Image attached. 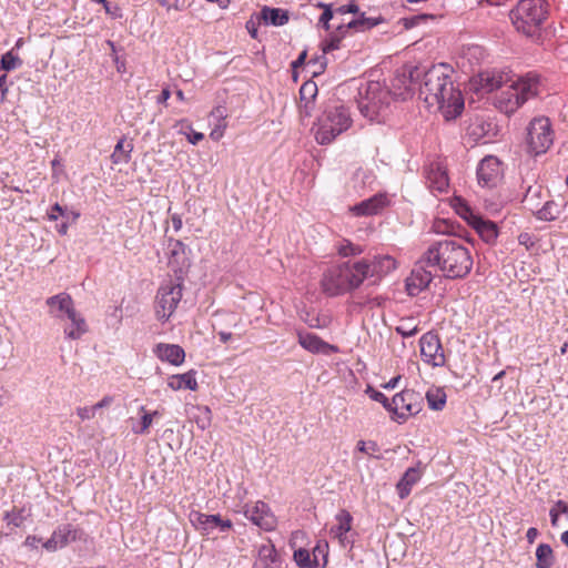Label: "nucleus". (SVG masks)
<instances>
[{
    "label": "nucleus",
    "instance_id": "1",
    "mask_svg": "<svg viewBox=\"0 0 568 568\" xmlns=\"http://www.w3.org/2000/svg\"><path fill=\"white\" fill-rule=\"evenodd\" d=\"M448 65L442 63L433 65L425 70L420 67H410L407 72L408 84L406 90L414 91L415 85L419 83V97L424 100L428 108L437 110L448 115H459L464 109V100L462 93L455 88Z\"/></svg>",
    "mask_w": 568,
    "mask_h": 568
},
{
    "label": "nucleus",
    "instance_id": "2",
    "mask_svg": "<svg viewBox=\"0 0 568 568\" xmlns=\"http://www.w3.org/2000/svg\"><path fill=\"white\" fill-rule=\"evenodd\" d=\"M422 262L450 280L467 276L474 263L469 248L458 239L435 242L424 253Z\"/></svg>",
    "mask_w": 568,
    "mask_h": 568
},
{
    "label": "nucleus",
    "instance_id": "3",
    "mask_svg": "<svg viewBox=\"0 0 568 568\" xmlns=\"http://www.w3.org/2000/svg\"><path fill=\"white\" fill-rule=\"evenodd\" d=\"M365 258L354 262H345L328 268L322 277L323 292L331 297L344 295L357 290L365 278Z\"/></svg>",
    "mask_w": 568,
    "mask_h": 568
},
{
    "label": "nucleus",
    "instance_id": "4",
    "mask_svg": "<svg viewBox=\"0 0 568 568\" xmlns=\"http://www.w3.org/2000/svg\"><path fill=\"white\" fill-rule=\"evenodd\" d=\"M540 91V80L537 74L528 73L516 81L508 82L496 93L494 105L509 115L516 112L525 102L536 98Z\"/></svg>",
    "mask_w": 568,
    "mask_h": 568
},
{
    "label": "nucleus",
    "instance_id": "5",
    "mask_svg": "<svg viewBox=\"0 0 568 568\" xmlns=\"http://www.w3.org/2000/svg\"><path fill=\"white\" fill-rule=\"evenodd\" d=\"M548 14L545 0H520L510 11V19L516 30L527 37L538 33Z\"/></svg>",
    "mask_w": 568,
    "mask_h": 568
},
{
    "label": "nucleus",
    "instance_id": "6",
    "mask_svg": "<svg viewBox=\"0 0 568 568\" xmlns=\"http://www.w3.org/2000/svg\"><path fill=\"white\" fill-rule=\"evenodd\" d=\"M351 124V114L344 105L328 106L315 124V139L322 145L329 144Z\"/></svg>",
    "mask_w": 568,
    "mask_h": 568
},
{
    "label": "nucleus",
    "instance_id": "7",
    "mask_svg": "<svg viewBox=\"0 0 568 568\" xmlns=\"http://www.w3.org/2000/svg\"><path fill=\"white\" fill-rule=\"evenodd\" d=\"M554 143V130L546 116L534 118L526 129V150L537 156L546 153Z\"/></svg>",
    "mask_w": 568,
    "mask_h": 568
},
{
    "label": "nucleus",
    "instance_id": "8",
    "mask_svg": "<svg viewBox=\"0 0 568 568\" xmlns=\"http://www.w3.org/2000/svg\"><path fill=\"white\" fill-rule=\"evenodd\" d=\"M359 94L358 109L364 116L371 120L376 118L390 101L389 91L379 82L367 83L365 94L363 95L362 92Z\"/></svg>",
    "mask_w": 568,
    "mask_h": 568
},
{
    "label": "nucleus",
    "instance_id": "9",
    "mask_svg": "<svg viewBox=\"0 0 568 568\" xmlns=\"http://www.w3.org/2000/svg\"><path fill=\"white\" fill-rule=\"evenodd\" d=\"M182 298V286L169 281L160 286L156 294V316L160 321H168L174 313Z\"/></svg>",
    "mask_w": 568,
    "mask_h": 568
},
{
    "label": "nucleus",
    "instance_id": "10",
    "mask_svg": "<svg viewBox=\"0 0 568 568\" xmlns=\"http://www.w3.org/2000/svg\"><path fill=\"white\" fill-rule=\"evenodd\" d=\"M422 407V395L413 389H404L392 398L390 413L397 419L405 420L407 417L418 414Z\"/></svg>",
    "mask_w": 568,
    "mask_h": 568
},
{
    "label": "nucleus",
    "instance_id": "11",
    "mask_svg": "<svg viewBox=\"0 0 568 568\" xmlns=\"http://www.w3.org/2000/svg\"><path fill=\"white\" fill-rule=\"evenodd\" d=\"M423 361L433 367H443L446 364L445 352L437 333L427 332L419 339Z\"/></svg>",
    "mask_w": 568,
    "mask_h": 568
},
{
    "label": "nucleus",
    "instance_id": "12",
    "mask_svg": "<svg viewBox=\"0 0 568 568\" xmlns=\"http://www.w3.org/2000/svg\"><path fill=\"white\" fill-rule=\"evenodd\" d=\"M88 535L83 529L71 524H63L57 527L51 537L43 542V547L48 551H55L65 547L72 541H87Z\"/></svg>",
    "mask_w": 568,
    "mask_h": 568
},
{
    "label": "nucleus",
    "instance_id": "13",
    "mask_svg": "<svg viewBox=\"0 0 568 568\" xmlns=\"http://www.w3.org/2000/svg\"><path fill=\"white\" fill-rule=\"evenodd\" d=\"M243 514L250 521H252V524L265 531H270L275 528V516L272 514L268 505L264 501L244 505Z\"/></svg>",
    "mask_w": 568,
    "mask_h": 568
},
{
    "label": "nucleus",
    "instance_id": "14",
    "mask_svg": "<svg viewBox=\"0 0 568 568\" xmlns=\"http://www.w3.org/2000/svg\"><path fill=\"white\" fill-rule=\"evenodd\" d=\"M501 163L494 155L485 156L478 164L477 179L484 187H494L501 179Z\"/></svg>",
    "mask_w": 568,
    "mask_h": 568
},
{
    "label": "nucleus",
    "instance_id": "15",
    "mask_svg": "<svg viewBox=\"0 0 568 568\" xmlns=\"http://www.w3.org/2000/svg\"><path fill=\"white\" fill-rule=\"evenodd\" d=\"M190 518L194 527L205 535H209L214 530L225 532L232 527V521L230 519H223L220 515L193 513Z\"/></svg>",
    "mask_w": 568,
    "mask_h": 568
},
{
    "label": "nucleus",
    "instance_id": "16",
    "mask_svg": "<svg viewBox=\"0 0 568 568\" xmlns=\"http://www.w3.org/2000/svg\"><path fill=\"white\" fill-rule=\"evenodd\" d=\"M367 271L365 278H373V284H376L382 277L395 270L396 262L390 255H377L373 260H365Z\"/></svg>",
    "mask_w": 568,
    "mask_h": 568
},
{
    "label": "nucleus",
    "instance_id": "17",
    "mask_svg": "<svg viewBox=\"0 0 568 568\" xmlns=\"http://www.w3.org/2000/svg\"><path fill=\"white\" fill-rule=\"evenodd\" d=\"M424 264L426 265V262L420 260L406 280V290L410 296L419 294L433 281L432 271L425 270Z\"/></svg>",
    "mask_w": 568,
    "mask_h": 568
},
{
    "label": "nucleus",
    "instance_id": "18",
    "mask_svg": "<svg viewBox=\"0 0 568 568\" xmlns=\"http://www.w3.org/2000/svg\"><path fill=\"white\" fill-rule=\"evenodd\" d=\"M508 82V79L499 71L480 72L474 81L475 89L480 93H489L495 90L498 92Z\"/></svg>",
    "mask_w": 568,
    "mask_h": 568
},
{
    "label": "nucleus",
    "instance_id": "19",
    "mask_svg": "<svg viewBox=\"0 0 568 568\" xmlns=\"http://www.w3.org/2000/svg\"><path fill=\"white\" fill-rule=\"evenodd\" d=\"M298 344L306 351L313 354H332L337 353L338 347L323 341L320 336L313 333L298 332Z\"/></svg>",
    "mask_w": 568,
    "mask_h": 568
},
{
    "label": "nucleus",
    "instance_id": "20",
    "mask_svg": "<svg viewBox=\"0 0 568 568\" xmlns=\"http://www.w3.org/2000/svg\"><path fill=\"white\" fill-rule=\"evenodd\" d=\"M388 204L387 195L379 193L354 205L351 210L357 216H368L378 214Z\"/></svg>",
    "mask_w": 568,
    "mask_h": 568
},
{
    "label": "nucleus",
    "instance_id": "21",
    "mask_svg": "<svg viewBox=\"0 0 568 568\" xmlns=\"http://www.w3.org/2000/svg\"><path fill=\"white\" fill-rule=\"evenodd\" d=\"M154 355L162 362L180 366L185 359L184 349L176 344L159 343L153 348Z\"/></svg>",
    "mask_w": 568,
    "mask_h": 568
},
{
    "label": "nucleus",
    "instance_id": "22",
    "mask_svg": "<svg viewBox=\"0 0 568 568\" xmlns=\"http://www.w3.org/2000/svg\"><path fill=\"white\" fill-rule=\"evenodd\" d=\"M45 304L49 307V314L55 318H62L74 307L72 297L68 293H59L47 298Z\"/></svg>",
    "mask_w": 568,
    "mask_h": 568
},
{
    "label": "nucleus",
    "instance_id": "23",
    "mask_svg": "<svg viewBox=\"0 0 568 568\" xmlns=\"http://www.w3.org/2000/svg\"><path fill=\"white\" fill-rule=\"evenodd\" d=\"M69 324L64 326L63 333L65 338L79 339L88 332V324L84 317L73 308L68 315Z\"/></svg>",
    "mask_w": 568,
    "mask_h": 568
},
{
    "label": "nucleus",
    "instance_id": "24",
    "mask_svg": "<svg viewBox=\"0 0 568 568\" xmlns=\"http://www.w3.org/2000/svg\"><path fill=\"white\" fill-rule=\"evenodd\" d=\"M281 560L272 544L262 545L258 548L254 568H280Z\"/></svg>",
    "mask_w": 568,
    "mask_h": 568
},
{
    "label": "nucleus",
    "instance_id": "25",
    "mask_svg": "<svg viewBox=\"0 0 568 568\" xmlns=\"http://www.w3.org/2000/svg\"><path fill=\"white\" fill-rule=\"evenodd\" d=\"M385 19L382 16L366 17L365 12H359L357 18L349 21L347 24H339L338 30L353 29L358 32H364L373 29L374 27L383 23Z\"/></svg>",
    "mask_w": 568,
    "mask_h": 568
},
{
    "label": "nucleus",
    "instance_id": "26",
    "mask_svg": "<svg viewBox=\"0 0 568 568\" xmlns=\"http://www.w3.org/2000/svg\"><path fill=\"white\" fill-rule=\"evenodd\" d=\"M335 519L337 524L331 528L329 534L338 538L341 544L345 546V542H348L346 534L352 529L353 517L349 511L342 509L335 516Z\"/></svg>",
    "mask_w": 568,
    "mask_h": 568
},
{
    "label": "nucleus",
    "instance_id": "27",
    "mask_svg": "<svg viewBox=\"0 0 568 568\" xmlns=\"http://www.w3.org/2000/svg\"><path fill=\"white\" fill-rule=\"evenodd\" d=\"M169 263L170 265H189L187 246L180 240L169 239Z\"/></svg>",
    "mask_w": 568,
    "mask_h": 568
},
{
    "label": "nucleus",
    "instance_id": "28",
    "mask_svg": "<svg viewBox=\"0 0 568 568\" xmlns=\"http://www.w3.org/2000/svg\"><path fill=\"white\" fill-rule=\"evenodd\" d=\"M317 85L313 81H306L300 89V111L305 116H310L313 110V100L317 95Z\"/></svg>",
    "mask_w": 568,
    "mask_h": 568
},
{
    "label": "nucleus",
    "instance_id": "29",
    "mask_svg": "<svg viewBox=\"0 0 568 568\" xmlns=\"http://www.w3.org/2000/svg\"><path fill=\"white\" fill-rule=\"evenodd\" d=\"M471 225L486 243H493L498 236L497 226L491 221H486L479 216H473Z\"/></svg>",
    "mask_w": 568,
    "mask_h": 568
},
{
    "label": "nucleus",
    "instance_id": "30",
    "mask_svg": "<svg viewBox=\"0 0 568 568\" xmlns=\"http://www.w3.org/2000/svg\"><path fill=\"white\" fill-rule=\"evenodd\" d=\"M549 197V192L540 184L530 185L524 196V203L528 209L534 212L541 203L544 199Z\"/></svg>",
    "mask_w": 568,
    "mask_h": 568
},
{
    "label": "nucleus",
    "instance_id": "31",
    "mask_svg": "<svg viewBox=\"0 0 568 568\" xmlns=\"http://www.w3.org/2000/svg\"><path fill=\"white\" fill-rule=\"evenodd\" d=\"M169 387L173 390L179 389H190V390H196L197 389V382L195 378V372L190 371L184 374H178L170 377Z\"/></svg>",
    "mask_w": 568,
    "mask_h": 568
},
{
    "label": "nucleus",
    "instance_id": "32",
    "mask_svg": "<svg viewBox=\"0 0 568 568\" xmlns=\"http://www.w3.org/2000/svg\"><path fill=\"white\" fill-rule=\"evenodd\" d=\"M427 182L429 187L438 192H444L448 187V176L446 172L439 166H432L427 172Z\"/></svg>",
    "mask_w": 568,
    "mask_h": 568
},
{
    "label": "nucleus",
    "instance_id": "33",
    "mask_svg": "<svg viewBox=\"0 0 568 568\" xmlns=\"http://www.w3.org/2000/svg\"><path fill=\"white\" fill-rule=\"evenodd\" d=\"M261 18L265 24L284 26L288 22V14L286 11L277 8L264 7L261 11Z\"/></svg>",
    "mask_w": 568,
    "mask_h": 568
},
{
    "label": "nucleus",
    "instance_id": "34",
    "mask_svg": "<svg viewBox=\"0 0 568 568\" xmlns=\"http://www.w3.org/2000/svg\"><path fill=\"white\" fill-rule=\"evenodd\" d=\"M532 214L540 221H554L556 220L559 214V205L552 201L547 200L544 203H541L534 212Z\"/></svg>",
    "mask_w": 568,
    "mask_h": 568
},
{
    "label": "nucleus",
    "instance_id": "35",
    "mask_svg": "<svg viewBox=\"0 0 568 568\" xmlns=\"http://www.w3.org/2000/svg\"><path fill=\"white\" fill-rule=\"evenodd\" d=\"M132 150H133L132 143L126 142L125 138L120 139L111 154L112 163L113 164L128 163L131 159Z\"/></svg>",
    "mask_w": 568,
    "mask_h": 568
},
{
    "label": "nucleus",
    "instance_id": "36",
    "mask_svg": "<svg viewBox=\"0 0 568 568\" xmlns=\"http://www.w3.org/2000/svg\"><path fill=\"white\" fill-rule=\"evenodd\" d=\"M425 398L433 410H442L446 404V393L440 387H433L426 392Z\"/></svg>",
    "mask_w": 568,
    "mask_h": 568
},
{
    "label": "nucleus",
    "instance_id": "37",
    "mask_svg": "<svg viewBox=\"0 0 568 568\" xmlns=\"http://www.w3.org/2000/svg\"><path fill=\"white\" fill-rule=\"evenodd\" d=\"M536 567L537 568H551L554 565L552 549L547 544H540L536 549Z\"/></svg>",
    "mask_w": 568,
    "mask_h": 568
},
{
    "label": "nucleus",
    "instance_id": "38",
    "mask_svg": "<svg viewBox=\"0 0 568 568\" xmlns=\"http://www.w3.org/2000/svg\"><path fill=\"white\" fill-rule=\"evenodd\" d=\"M316 550H320V547H316L314 549V557H315L314 560L311 559V555L307 549L300 548V549L295 550L294 551V560H295L296 565L300 568H316L317 567L316 554H315Z\"/></svg>",
    "mask_w": 568,
    "mask_h": 568
},
{
    "label": "nucleus",
    "instance_id": "39",
    "mask_svg": "<svg viewBox=\"0 0 568 568\" xmlns=\"http://www.w3.org/2000/svg\"><path fill=\"white\" fill-rule=\"evenodd\" d=\"M26 518V509L18 507H13L11 510L6 511L3 515V520L6 524L14 528L21 527Z\"/></svg>",
    "mask_w": 568,
    "mask_h": 568
},
{
    "label": "nucleus",
    "instance_id": "40",
    "mask_svg": "<svg viewBox=\"0 0 568 568\" xmlns=\"http://www.w3.org/2000/svg\"><path fill=\"white\" fill-rule=\"evenodd\" d=\"M139 412L141 413V418L136 424L132 425L131 430L135 435H145L149 433V428L153 422L151 420L149 410H146L144 406H141Z\"/></svg>",
    "mask_w": 568,
    "mask_h": 568
},
{
    "label": "nucleus",
    "instance_id": "41",
    "mask_svg": "<svg viewBox=\"0 0 568 568\" xmlns=\"http://www.w3.org/2000/svg\"><path fill=\"white\" fill-rule=\"evenodd\" d=\"M348 30H338V27L336 28L335 32H332L328 38L323 42V53H327L329 51L336 50L339 48V42L342 38L345 36V33Z\"/></svg>",
    "mask_w": 568,
    "mask_h": 568
},
{
    "label": "nucleus",
    "instance_id": "42",
    "mask_svg": "<svg viewBox=\"0 0 568 568\" xmlns=\"http://www.w3.org/2000/svg\"><path fill=\"white\" fill-rule=\"evenodd\" d=\"M316 7L323 9V12L318 19V24L322 26L325 29V31H329V21L334 17L333 6L331 3L318 2Z\"/></svg>",
    "mask_w": 568,
    "mask_h": 568
},
{
    "label": "nucleus",
    "instance_id": "43",
    "mask_svg": "<svg viewBox=\"0 0 568 568\" xmlns=\"http://www.w3.org/2000/svg\"><path fill=\"white\" fill-rule=\"evenodd\" d=\"M356 448L358 452L369 456V457H373V458H381L377 453L379 452V446L376 442L374 440H368V442H365V440H358L357 442V445H356Z\"/></svg>",
    "mask_w": 568,
    "mask_h": 568
},
{
    "label": "nucleus",
    "instance_id": "44",
    "mask_svg": "<svg viewBox=\"0 0 568 568\" xmlns=\"http://www.w3.org/2000/svg\"><path fill=\"white\" fill-rule=\"evenodd\" d=\"M397 334L403 337H412L417 334L418 327L417 325H412V320H400L399 325L395 327Z\"/></svg>",
    "mask_w": 568,
    "mask_h": 568
},
{
    "label": "nucleus",
    "instance_id": "45",
    "mask_svg": "<svg viewBox=\"0 0 568 568\" xmlns=\"http://www.w3.org/2000/svg\"><path fill=\"white\" fill-rule=\"evenodd\" d=\"M21 60L12 54V52H7L1 58V68L6 71H11L21 65Z\"/></svg>",
    "mask_w": 568,
    "mask_h": 568
},
{
    "label": "nucleus",
    "instance_id": "46",
    "mask_svg": "<svg viewBox=\"0 0 568 568\" xmlns=\"http://www.w3.org/2000/svg\"><path fill=\"white\" fill-rule=\"evenodd\" d=\"M220 326L233 327L237 328L241 323V317H239L235 313H223L220 314Z\"/></svg>",
    "mask_w": 568,
    "mask_h": 568
},
{
    "label": "nucleus",
    "instance_id": "47",
    "mask_svg": "<svg viewBox=\"0 0 568 568\" xmlns=\"http://www.w3.org/2000/svg\"><path fill=\"white\" fill-rule=\"evenodd\" d=\"M338 253L345 257L346 256H355V255L362 254L363 248L358 245L353 244L349 241H345V243L338 247Z\"/></svg>",
    "mask_w": 568,
    "mask_h": 568
},
{
    "label": "nucleus",
    "instance_id": "48",
    "mask_svg": "<svg viewBox=\"0 0 568 568\" xmlns=\"http://www.w3.org/2000/svg\"><path fill=\"white\" fill-rule=\"evenodd\" d=\"M366 393L373 400L381 403L388 412H390L392 399L389 400L382 392L368 387Z\"/></svg>",
    "mask_w": 568,
    "mask_h": 568
},
{
    "label": "nucleus",
    "instance_id": "49",
    "mask_svg": "<svg viewBox=\"0 0 568 568\" xmlns=\"http://www.w3.org/2000/svg\"><path fill=\"white\" fill-rule=\"evenodd\" d=\"M383 302H384V298L381 296H375V297L357 296V301H355L354 303L361 307H363V306L375 307V306H381L383 304Z\"/></svg>",
    "mask_w": 568,
    "mask_h": 568
},
{
    "label": "nucleus",
    "instance_id": "50",
    "mask_svg": "<svg viewBox=\"0 0 568 568\" xmlns=\"http://www.w3.org/2000/svg\"><path fill=\"white\" fill-rule=\"evenodd\" d=\"M308 64L314 67V70L312 71L313 75H318V74L323 73L326 68L325 54L323 53V55H321V57L311 59L308 61Z\"/></svg>",
    "mask_w": 568,
    "mask_h": 568
},
{
    "label": "nucleus",
    "instance_id": "51",
    "mask_svg": "<svg viewBox=\"0 0 568 568\" xmlns=\"http://www.w3.org/2000/svg\"><path fill=\"white\" fill-rule=\"evenodd\" d=\"M426 19H435V16L423 13V14L413 16L410 18H405L403 20L404 27L406 29L414 28L415 26L419 24L422 21H424Z\"/></svg>",
    "mask_w": 568,
    "mask_h": 568
},
{
    "label": "nucleus",
    "instance_id": "52",
    "mask_svg": "<svg viewBox=\"0 0 568 568\" xmlns=\"http://www.w3.org/2000/svg\"><path fill=\"white\" fill-rule=\"evenodd\" d=\"M418 479H419V473L415 468H408L402 478L403 485H408L412 487H413V485H415L418 481Z\"/></svg>",
    "mask_w": 568,
    "mask_h": 568
},
{
    "label": "nucleus",
    "instance_id": "53",
    "mask_svg": "<svg viewBox=\"0 0 568 568\" xmlns=\"http://www.w3.org/2000/svg\"><path fill=\"white\" fill-rule=\"evenodd\" d=\"M160 6L170 9H175L178 11H182L186 8L185 2L183 0H156Z\"/></svg>",
    "mask_w": 568,
    "mask_h": 568
},
{
    "label": "nucleus",
    "instance_id": "54",
    "mask_svg": "<svg viewBox=\"0 0 568 568\" xmlns=\"http://www.w3.org/2000/svg\"><path fill=\"white\" fill-rule=\"evenodd\" d=\"M65 210L59 203H55L48 213V219L50 221H57L59 216H65Z\"/></svg>",
    "mask_w": 568,
    "mask_h": 568
},
{
    "label": "nucleus",
    "instance_id": "55",
    "mask_svg": "<svg viewBox=\"0 0 568 568\" xmlns=\"http://www.w3.org/2000/svg\"><path fill=\"white\" fill-rule=\"evenodd\" d=\"M95 409L93 406L91 407H80L78 408V416L82 419H91L95 416Z\"/></svg>",
    "mask_w": 568,
    "mask_h": 568
},
{
    "label": "nucleus",
    "instance_id": "56",
    "mask_svg": "<svg viewBox=\"0 0 568 568\" xmlns=\"http://www.w3.org/2000/svg\"><path fill=\"white\" fill-rule=\"evenodd\" d=\"M105 13L113 19L122 17L121 9L119 6H111L109 2L104 6Z\"/></svg>",
    "mask_w": 568,
    "mask_h": 568
},
{
    "label": "nucleus",
    "instance_id": "57",
    "mask_svg": "<svg viewBox=\"0 0 568 568\" xmlns=\"http://www.w3.org/2000/svg\"><path fill=\"white\" fill-rule=\"evenodd\" d=\"M186 134V138H187V141L193 144V145H196L200 141H202L204 139V134L203 133H200V132H192V133H185Z\"/></svg>",
    "mask_w": 568,
    "mask_h": 568
},
{
    "label": "nucleus",
    "instance_id": "58",
    "mask_svg": "<svg viewBox=\"0 0 568 568\" xmlns=\"http://www.w3.org/2000/svg\"><path fill=\"white\" fill-rule=\"evenodd\" d=\"M7 91V75L3 74L0 77V103L4 101Z\"/></svg>",
    "mask_w": 568,
    "mask_h": 568
},
{
    "label": "nucleus",
    "instance_id": "59",
    "mask_svg": "<svg viewBox=\"0 0 568 568\" xmlns=\"http://www.w3.org/2000/svg\"><path fill=\"white\" fill-rule=\"evenodd\" d=\"M217 336L220 338V341L223 343V344H226L231 341V338L233 337V333L226 331V329H220L217 331Z\"/></svg>",
    "mask_w": 568,
    "mask_h": 568
},
{
    "label": "nucleus",
    "instance_id": "60",
    "mask_svg": "<svg viewBox=\"0 0 568 568\" xmlns=\"http://www.w3.org/2000/svg\"><path fill=\"white\" fill-rule=\"evenodd\" d=\"M397 488L399 497L405 498L410 493L412 486L403 485V480L400 479L399 483L397 484Z\"/></svg>",
    "mask_w": 568,
    "mask_h": 568
},
{
    "label": "nucleus",
    "instance_id": "61",
    "mask_svg": "<svg viewBox=\"0 0 568 568\" xmlns=\"http://www.w3.org/2000/svg\"><path fill=\"white\" fill-rule=\"evenodd\" d=\"M306 57H307V52H306V51H303V52L298 55V58H297L295 61H293V62H292V68H293V69H297V68H300V67L304 65L305 60H306Z\"/></svg>",
    "mask_w": 568,
    "mask_h": 568
},
{
    "label": "nucleus",
    "instance_id": "62",
    "mask_svg": "<svg viewBox=\"0 0 568 568\" xmlns=\"http://www.w3.org/2000/svg\"><path fill=\"white\" fill-rule=\"evenodd\" d=\"M538 535H539L538 529L535 527H531L527 530L526 538L529 544H532L536 540V538L538 537Z\"/></svg>",
    "mask_w": 568,
    "mask_h": 568
},
{
    "label": "nucleus",
    "instance_id": "63",
    "mask_svg": "<svg viewBox=\"0 0 568 568\" xmlns=\"http://www.w3.org/2000/svg\"><path fill=\"white\" fill-rule=\"evenodd\" d=\"M40 541H41V538H38L36 536H28L26 538L24 545L30 548H37V546Z\"/></svg>",
    "mask_w": 568,
    "mask_h": 568
},
{
    "label": "nucleus",
    "instance_id": "64",
    "mask_svg": "<svg viewBox=\"0 0 568 568\" xmlns=\"http://www.w3.org/2000/svg\"><path fill=\"white\" fill-rule=\"evenodd\" d=\"M171 97V92L168 88L161 91V94L158 97V103H165Z\"/></svg>",
    "mask_w": 568,
    "mask_h": 568
}]
</instances>
